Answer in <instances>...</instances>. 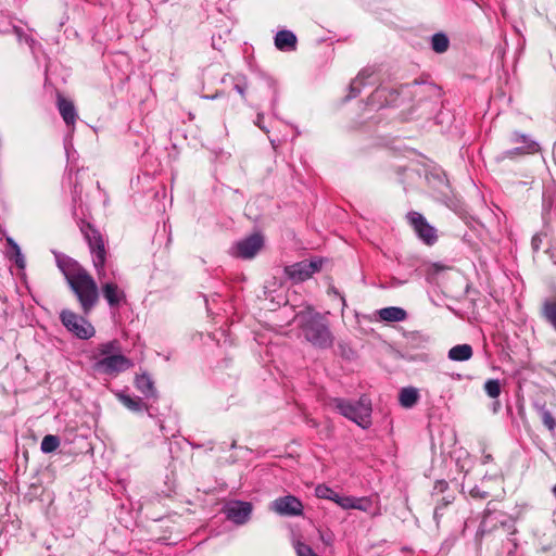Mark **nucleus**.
<instances>
[{
	"mask_svg": "<svg viewBox=\"0 0 556 556\" xmlns=\"http://www.w3.org/2000/svg\"><path fill=\"white\" fill-rule=\"evenodd\" d=\"M59 269L76 295L85 314H89L99 301V290L91 275L72 257L54 253Z\"/></svg>",
	"mask_w": 556,
	"mask_h": 556,
	"instance_id": "obj_1",
	"label": "nucleus"
},
{
	"mask_svg": "<svg viewBox=\"0 0 556 556\" xmlns=\"http://www.w3.org/2000/svg\"><path fill=\"white\" fill-rule=\"evenodd\" d=\"M301 320V330L307 342L318 349H329L333 344V336L328 323L319 313L307 311L298 315Z\"/></svg>",
	"mask_w": 556,
	"mask_h": 556,
	"instance_id": "obj_2",
	"label": "nucleus"
},
{
	"mask_svg": "<svg viewBox=\"0 0 556 556\" xmlns=\"http://www.w3.org/2000/svg\"><path fill=\"white\" fill-rule=\"evenodd\" d=\"M330 404L345 418L352 420L363 429L371 425V402L363 395L357 401H350L341 397H334Z\"/></svg>",
	"mask_w": 556,
	"mask_h": 556,
	"instance_id": "obj_3",
	"label": "nucleus"
},
{
	"mask_svg": "<svg viewBox=\"0 0 556 556\" xmlns=\"http://www.w3.org/2000/svg\"><path fill=\"white\" fill-rule=\"evenodd\" d=\"M85 239L89 245L92 264L96 269L99 280L106 278L105 262H106V250L104 240L99 230L91 225H87L83 229Z\"/></svg>",
	"mask_w": 556,
	"mask_h": 556,
	"instance_id": "obj_4",
	"label": "nucleus"
},
{
	"mask_svg": "<svg viewBox=\"0 0 556 556\" xmlns=\"http://www.w3.org/2000/svg\"><path fill=\"white\" fill-rule=\"evenodd\" d=\"M63 326L77 338L87 340L94 336V327L84 317L70 309H63L60 314Z\"/></svg>",
	"mask_w": 556,
	"mask_h": 556,
	"instance_id": "obj_5",
	"label": "nucleus"
},
{
	"mask_svg": "<svg viewBox=\"0 0 556 556\" xmlns=\"http://www.w3.org/2000/svg\"><path fill=\"white\" fill-rule=\"evenodd\" d=\"M323 266L321 258L304 260L285 267V273L293 282H303L319 271Z\"/></svg>",
	"mask_w": 556,
	"mask_h": 556,
	"instance_id": "obj_6",
	"label": "nucleus"
},
{
	"mask_svg": "<svg viewBox=\"0 0 556 556\" xmlns=\"http://www.w3.org/2000/svg\"><path fill=\"white\" fill-rule=\"evenodd\" d=\"M94 359L93 369L105 375H116L132 366L131 361L122 353L108 355V357L102 358L94 356Z\"/></svg>",
	"mask_w": 556,
	"mask_h": 556,
	"instance_id": "obj_7",
	"label": "nucleus"
},
{
	"mask_svg": "<svg viewBox=\"0 0 556 556\" xmlns=\"http://www.w3.org/2000/svg\"><path fill=\"white\" fill-rule=\"evenodd\" d=\"M263 244V236L260 233H253L236 242L230 249V254L235 257L251 260L261 251Z\"/></svg>",
	"mask_w": 556,
	"mask_h": 556,
	"instance_id": "obj_8",
	"label": "nucleus"
},
{
	"mask_svg": "<svg viewBox=\"0 0 556 556\" xmlns=\"http://www.w3.org/2000/svg\"><path fill=\"white\" fill-rule=\"evenodd\" d=\"M252 509V504L249 502L230 501L225 505L224 513L228 520L241 526L250 520Z\"/></svg>",
	"mask_w": 556,
	"mask_h": 556,
	"instance_id": "obj_9",
	"label": "nucleus"
},
{
	"mask_svg": "<svg viewBox=\"0 0 556 556\" xmlns=\"http://www.w3.org/2000/svg\"><path fill=\"white\" fill-rule=\"evenodd\" d=\"M270 509L280 516H301L303 514V505L301 501L293 495H286L276 498L270 504Z\"/></svg>",
	"mask_w": 556,
	"mask_h": 556,
	"instance_id": "obj_10",
	"label": "nucleus"
},
{
	"mask_svg": "<svg viewBox=\"0 0 556 556\" xmlns=\"http://www.w3.org/2000/svg\"><path fill=\"white\" fill-rule=\"evenodd\" d=\"M510 140L514 143H522V146L504 151L498 156L500 160L513 159L515 155L532 154L538 152L540 149L539 144L535 141L531 140L530 138L522 134L515 132L511 136Z\"/></svg>",
	"mask_w": 556,
	"mask_h": 556,
	"instance_id": "obj_11",
	"label": "nucleus"
},
{
	"mask_svg": "<svg viewBox=\"0 0 556 556\" xmlns=\"http://www.w3.org/2000/svg\"><path fill=\"white\" fill-rule=\"evenodd\" d=\"M315 494L319 498L330 500L337 503L340 507L344 509L350 508H357L362 509V506L357 503L359 500L351 496H341L337 492H334L332 489L325 484H319L315 489Z\"/></svg>",
	"mask_w": 556,
	"mask_h": 556,
	"instance_id": "obj_12",
	"label": "nucleus"
},
{
	"mask_svg": "<svg viewBox=\"0 0 556 556\" xmlns=\"http://www.w3.org/2000/svg\"><path fill=\"white\" fill-rule=\"evenodd\" d=\"M407 218L418 237L425 243L432 244L437 240L435 229L427 223L421 214L417 212H410L407 215Z\"/></svg>",
	"mask_w": 556,
	"mask_h": 556,
	"instance_id": "obj_13",
	"label": "nucleus"
},
{
	"mask_svg": "<svg viewBox=\"0 0 556 556\" xmlns=\"http://www.w3.org/2000/svg\"><path fill=\"white\" fill-rule=\"evenodd\" d=\"M101 290L110 307H119L126 301L125 292L113 281L103 282Z\"/></svg>",
	"mask_w": 556,
	"mask_h": 556,
	"instance_id": "obj_14",
	"label": "nucleus"
},
{
	"mask_svg": "<svg viewBox=\"0 0 556 556\" xmlns=\"http://www.w3.org/2000/svg\"><path fill=\"white\" fill-rule=\"evenodd\" d=\"M275 46L280 51H292L296 47V36L291 30H280L275 36Z\"/></svg>",
	"mask_w": 556,
	"mask_h": 556,
	"instance_id": "obj_15",
	"label": "nucleus"
},
{
	"mask_svg": "<svg viewBox=\"0 0 556 556\" xmlns=\"http://www.w3.org/2000/svg\"><path fill=\"white\" fill-rule=\"evenodd\" d=\"M378 316L383 321L395 323L404 321L407 313L404 308L397 306H389L378 311Z\"/></svg>",
	"mask_w": 556,
	"mask_h": 556,
	"instance_id": "obj_16",
	"label": "nucleus"
},
{
	"mask_svg": "<svg viewBox=\"0 0 556 556\" xmlns=\"http://www.w3.org/2000/svg\"><path fill=\"white\" fill-rule=\"evenodd\" d=\"M135 386L146 397H156L154 382L148 374L137 375Z\"/></svg>",
	"mask_w": 556,
	"mask_h": 556,
	"instance_id": "obj_17",
	"label": "nucleus"
},
{
	"mask_svg": "<svg viewBox=\"0 0 556 556\" xmlns=\"http://www.w3.org/2000/svg\"><path fill=\"white\" fill-rule=\"evenodd\" d=\"M58 106H59L60 114H61L62 118L64 119V122L66 123V125H68V126L74 125L76 122V118H77V113H76L73 102L70 100H66L62 97H59Z\"/></svg>",
	"mask_w": 556,
	"mask_h": 556,
	"instance_id": "obj_18",
	"label": "nucleus"
},
{
	"mask_svg": "<svg viewBox=\"0 0 556 556\" xmlns=\"http://www.w3.org/2000/svg\"><path fill=\"white\" fill-rule=\"evenodd\" d=\"M427 180L431 186L438 189L442 197L448 198L451 188L444 173H430L427 175Z\"/></svg>",
	"mask_w": 556,
	"mask_h": 556,
	"instance_id": "obj_19",
	"label": "nucleus"
},
{
	"mask_svg": "<svg viewBox=\"0 0 556 556\" xmlns=\"http://www.w3.org/2000/svg\"><path fill=\"white\" fill-rule=\"evenodd\" d=\"M419 400L418 390L414 387H406L400 391L399 402L404 408L414 407Z\"/></svg>",
	"mask_w": 556,
	"mask_h": 556,
	"instance_id": "obj_20",
	"label": "nucleus"
},
{
	"mask_svg": "<svg viewBox=\"0 0 556 556\" xmlns=\"http://www.w3.org/2000/svg\"><path fill=\"white\" fill-rule=\"evenodd\" d=\"M448 358L454 362H465L471 358L472 348L469 344H457L450 349Z\"/></svg>",
	"mask_w": 556,
	"mask_h": 556,
	"instance_id": "obj_21",
	"label": "nucleus"
},
{
	"mask_svg": "<svg viewBox=\"0 0 556 556\" xmlns=\"http://www.w3.org/2000/svg\"><path fill=\"white\" fill-rule=\"evenodd\" d=\"M542 316L556 330V296L548 298L543 302Z\"/></svg>",
	"mask_w": 556,
	"mask_h": 556,
	"instance_id": "obj_22",
	"label": "nucleus"
},
{
	"mask_svg": "<svg viewBox=\"0 0 556 556\" xmlns=\"http://www.w3.org/2000/svg\"><path fill=\"white\" fill-rule=\"evenodd\" d=\"M372 74L374 70L370 67L364 68L358 73L357 77L350 84V99L355 98L361 92L364 79L371 77Z\"/></svg>",
	"mask_w": 556,
	"mask_h": 556,
	"instance_id": "obj_23",
	"label": "nucleus"
},
{
	"mask_svg": "<svg viewBox=\"0 0 556 556\" xmlns=\"http://www.w3.org/2000/svg\"><path fill=\"white\" fill-rule=\"evenodd\" d=\"M117 397L119 402L131 412L139 413L147 408L140 397L130 396L125 393H118Z\"/></svg>",
	"mask_w": 556,
	"mask_h": 556,
	"instance_id": "obj_24",
	"label": "nucleus"
},
{
	"mask_svg": "<svg viewBox=\"0 0 556 556\" xmlns=\"http://www.w3.org/2000/svg\"><path fill=\"white\" fill-rule=\"evenodd\" d=\"M122 353L121 344L117 340L108 341L101 343L98 346V358L108 357V355H114Z\"/></svg>",
	"mask_w": 556,
	"mask_h": 556,
	"instance_id": "obj_25",
	"label": "nucleus"
},
{
	"mask_svg": "<svg viewBox=\"0 0 556 556\" xmlns=\"http://www.w3.org/2000/svg\"><path fill=\"white\" fill-rule=\"evenodd\" d=\"M7 243L11 248L10 258L14 260L18 268H24L26 265V261L24 255L22 254L20 245L11 237H7Z\"/></svg>",
	"mask_w": 556,
	"mask_h": 556,
	"instance_id": "obj_26",
	"label": "nucleus"
},
{
	"mask_svg": "<svg viewBox=\"0 0 556 556\" xmlns=\"http://www.w3.org/2000/svg\"><path fill=\"white\" fill-rule=\"evenodd\" d=\"M448 38L442 33L434 34L431 39V47L437 53H443L448 49Z\"/></svg>",
	"mask_w": 556,
	"mask_h": 556,
	"instance_id": "obj_27",
	"label": "nucleus"
},
{
	"mask_svg": "<svg viewBox=\"0 0 556 556\" xmlns=\"http://www.w3.org/2000/svg\"><path fill=\"white\" fill-rule=\"evenodd\" d=\"M60 446V439L53 434H47L43 437L40 445V450L45 454L54 452Z\"/></svg>",
	"mask_w": 556,
	"mask_h": 556,
	"instance_id": "obj_28",
	"label": "nucleus"
},
{
	"mask_svg": "<svg viewBox=\"0 0 556 556\" xmlns=\"http://www.w3.org/2000/svg\"><path fill=\"white\" fill-rule=\"evenodd\" d=\"M539 413L541 415V419L543 425L547 428L549 432H554L556 429V420L553 417L552 413L546 409L544 405L539 406Z\"/></svg>",
	"mask_w": 556,
	"mask_h": 556,
	"instance_id": "obj_29",
	"label": "nucleus"
},
{
	"mask_svg": "<svg viewBox=\"0 0 556 556\" xmlns=\"http://www.w3.org/2000/svg\"><path fill=\"white\" fill-rule=\"evenodd\" d=\"M485 393L492 397L496 399L501 394V383L497 379H489L484 383Z\"/></svg>",
	"mask_w": 556,
	"mask_h": 556,
	"instance_id": "obj_30",
	"label": "nucleus"
},
{
	"mask_svg": "<svg viewBox=\"0 0 556 556\" xmlns=\"http://www.w3.org/2000/svg\"><path fill=\"white\" fill-rule=\"evenodd\" d=\"M453 501V496H444L440 501H438L433 513V517L437 522H439L440 517L443 516V509L446 508L450 504H452Z\"/></svg>",
	"mask_w": 556,
	"mask_h": 556,
	"instance_id": "obj_31",
	"label": "nucleus"
},
{
	"mask_svg": "<svg viewBox=\"0 0 556 556\" xmlns=\"http://www.w3.org/2000/svg\"><path fill=\"white\" fill-rule=\"evenodd\" d=\"M293 546L295 548L298 556H319L313 551V548L309 545L301 541H295L293 543Z\"/></svg>",
	"mask_w": 556,
	"mask_h": 556,
	"instance_id": "obj_32",
	"label": "nucleus"
},
{
	"mask_svg": "<svg viewBox=\"0 0 556 556\" xmlns=\"http://www.w3.org/2000/svg\"><path fill=\"white\" fill-rule=\"evenodd\" d=\"M491 506H492V502H489L488 506H486V508L484 510L483 519H482V522H481V528H482L483 531L488 527V522L491 519L492 514L494 511V508H492Z\"/></svg>",
	"mask_w": 556,
	"mask_h": 556,
	"instance_id": "obj_33",
	"label": "nucleus"
},
{
	"mask_svg": "<svg viewBox=\"0 0 556 556\" xmlns=\"http://www.w3.org/2000/svg\"><path fill=\"white\" fill-rule=\"evenodd\" d=\"M235 90L241 96L244 98L245 96V90H247V81H245V78H239L237 79V81L235 83Z\"/></svg>",
	"mask_w": 556,
	"mask_h": 556,
	"instance_id": "obj_34",
	"label": "nucleus"
},
{
	"mask_svg": "<svg viewBox=\"0 0 556 556\" xmlns=\"http://www.w3.org/2000/svg\"><path fill=\"white\" fill-rule=\"evenodd\" d=\"M448 484L444 480L437 481L433 488V495L443 493L447 489Z\"/></svg>",
	"mask_w": 556,
	"mask_h": 556,
	"instance_id": "obj_35",
	"label": "nucleus"
},
{
	"mask_svg": "<svg viewBox=\"0 0 556 556\" xmlns=\"http://www.w3.org/2000/svg\"><path fill=\"white\" fill-rule=\"evenodd\" d=\"M263 119H264V114L263 113H258L257 116H256V121H255V125L262 129L263 131L265 132H268V129L266 128V126L263 124Z\"/></svg>",
	"mask_w": 556,
	"mask_h": 556,
	"instance_id": "obj_36",
	"label": "nucleus"
},
{
	"mask_svg": "<svg viewBox=\"0 0 556 556\" xmlns=\"http://www.w3.org/2000/svg\"><path fill=\"white\" fill-rule=\"evenodd\" d=\"M319 539L326 545H331V543H332V535L330 533H325L323 531H319Z\"/></svg>",
	"mask_w": 556,
	"mask_h": 556,
	"instance_id": "obj_37",
	"label": "nucleus"
},
{
	"mask_svg": "<svg viewBox=\"0 0 556 556\" xmlns=\"http://www.w3.org/2000/svg\"><path fill=\"white\" fill-rule=\"evenodd\" d=\"M531 244L534 251H538L540 249L541 238L539 235L533 236Z\"/></svg>",
	"mask_w": 556,
	"mask_h": 556,
	"instance_id": "obj_38",
	"label": "nucleus"
},
{
	"mask_svg": "<svg viewBox=\"0 0 556 556\" xmlns=\"http://www.w3.org/2000/svg\"><path fill=\"white\" fill-rule=\"evenodd\" d=\"M470 494L473 497H480V498H484L486 496V492H481L479 489H472Z\"/></svg>",
	"mask_w": 556,
	"mask_h": 556,
	"instance_id": "obj_39",
	"label": "nucleus"
},
{
	"mask_svg": "<svg viewBox=\"0 0 556 556\" xmlns=\"http://www.w3.org/2000/svg\"><path fill=\"white\" fill-rule=\"evenodd\" d=\"M384 91H386L384 89H378V90H376V92H375V97H382V96H383V93H384Z\"/></svg>",
	"mask_w": 556,
	"mask_h": 556,
	"instance_id": "obj_40",
	"label": "nucleus"
},
{
	"mask_svg": "<svg viewBox=\"0 0 556 556\" xmlns=\"http://www.w3.org/2000/svg\"><path fill=\"white\" fill-rule=\"evenodd\" d=\"M491 458H492L491 455H485L483 463H488L489 460H491Z\"/></svg>",
	"mask_w": 556,
	"mask_h": 556,
	"instance_id": "obj_41",
	"label": "nucleus"
},
{
	"mask_svg": "<svg viewBox=\"0 0 556 556\" xmlns=\"http://www.w3.org/2000/svg\"><path fill=\"white\" fill-rule=\"evenodd\" d=\"M500 522H501L502 526H506V521L501 520Z\"/></svg>",
	"mask_w": 556,
	"mask_h": 556,
	"instance_id": "obj_42",
	"label": "nucleus"
},
{
	"mask_svg": "<svg viewBox=\"0 0 556 556\" xmlns=\"http://www.w3.org/2000/svg\"><path fill=\"white\" fill-rule=\"evenodd\" d=\"M208 99V97H206ZM217 98V94L213 96V97H210V99H216Z\"/></svg>",
	"mask_w": 556,
	"mask_h": 556,
	"instance_id": "obj_43",
	"label": "nucleus"
}]
</instances>
